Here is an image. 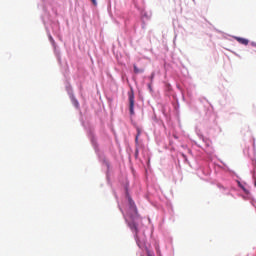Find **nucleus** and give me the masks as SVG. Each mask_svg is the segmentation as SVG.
<instances>
[{
	"label": "nucleus",
	"instance_id": "nucleus-6",
	"mask_svg": "<svg viewBox=\"0 0 256 256\" xmlns=\"http://www.w3.org/2000/svg\"><path fill=\"white\" fill-rule=\"evenodd\" d=\"M164 243L168 253H173V236L171 234H164Z\"/></svg>",
	"mask_w": 256,
	"mask_h": 256
},
{
	"label": "nucleus",
	"instance_id": "nucleus-5",
	"mask_svg": "<svg viewBox=\"0 0 256 256\" xmlns=\"http://www.w3.org/2000/svg\"><path fill=\"white\" fill-rule=\"evenodd\" d=\"M161 113L165 117L166 123L169 127H173V121L171 120V106H161Z\"/></svg>",
	"mask_w": 256,
	"mask_h": 256
},
{
	"label": "nucleus",
	"instance_id": "nucleus-18",
	"mask_svg": "<svg viewBox=\"0 0 256 256\" xmlns=\"http://www.w3.org/2000/svg\"><path fill=\"white\" fill-rule=\"evenodd\" d=\"M230 51V53H232V55H235V57H238V59H243V57H241V55H239L237 52L233 51V50H228Z\"/></svg>",
	"mask_w": 256,
	"mask_h": 256
},
{
	"label": "nucleus",
	"instance_id": "nucleus-28",
	"mask_svg": "<svg viewBox=\"0 0 256 256\" xmlns=\"http://www.w3.org/2000/svg\"><path fill=\"white\" fill-rule=\"evenodd\" d=\"M75 105H76V107H79V102L76 101V102H75Z\"/></svg>",
	"mask_w": 256,
	"mask_h": 256
},
{
	"label": "nucleus",
	"instance_id": "nucleus-20",
	"mask_svg": "<svg viewBox=\"0 0 256 256\" xmlns=\"http://www.w3.org/2000/svg\"><path fill=\"white\" fill-rule=\"evenodd\" d=\"M252 153L254 156L256 155L255 141H253Z\"/></svg>",
	"mask_w": 256,
	"mask_h": 256
},
{
	"label": "nucleus",
	"instance_id": "nucleus-30",
	"mask_svg": "<svg viewBox=\"0 0 256 256\" xmlns=\"http://www.w3.org/2000/svg\"><path fill=\"white\" fill-rule=\"evenodd\" d=\"M139 153V150L136 149V154Z\"/></svg>",
	"mask_w": 256,
	"mask_h": 256
},
{
	"label": "nucleus",
	"instance_id": "nucleus-22",
	"mask_svg": "<svg viewBox=\"0 0 256 256\" xmlns=\"http://www.w3.org/2000/svg\"><path fill=\"white\" fill-rule=\"evenodd\" d=\"M250 45H251V47H255L256 48V42L255 41H251Z\"/></svg>",
	"mask_w": 256,
	"mask_h": 256
},
{
	"label": "nucleus",
	"instance_id": "nucleus-14",
	"mask_svg": "<svg viewBox=\"0 0 256 256\" xmlns=\"http://www.w3.org/2000/svg\"><path fill=\"white\" fill-rule=\"evenodd\" d=\"M128 226L130 227L131 231H133L135 233V235H137V233H139V229L137 228V223L135 222H129Z\"/></svg>",
	"mask_w": 256,
	"mask_h": 256
},
{
	"label": "nucleus",
	"instance_id": "nucleus-25",
	"mask_svg": "<svg viewBox=\"0 0 256 256\" xmlns=\"http://www.w3.org/2000/svg\"><path fill=\"white\" fill-rule=\"evenodd\" d=\"M161 127H163V129H167V127H165V123H161Z\"/></svg>",
	"mask_w": 256,
	"mask_h": 256
},
{
	"label": "nucleus",
	"instance_id": "nucleus-15",
	"mask_svg": "<svg viewBox=\"0 0 256 256\" xmlns=\"http://www.w3.org/2000/svg\"><path fill=\"white\" fill-rule=\"evenodd\" d=\"M136 131H137V134H136V137H135V143H136V145H139V137L141 136V133H142V131H141V128H136Z\"/></svg>",
	"mask_w": 256,
	"mask_h": 256
},
{
	"label": "nucleus",
	"instance_id": "nucleus-12",
	"mask_svg": "<svg viewBox=\"0 0 256 256\" xmlns=\"http://www.w3.org/2000/svg\"><path fill=\"white\" fill-rule=\"evenodd\" d=\"M180 157L186 165H189V167H193V165H191V162L189 161V157L187 156V154L181 152Z\"/></svg>",
	"mask_w": 256,
	"mask_h": 256
},
{
	"label": "nucleus",
	"instance_id": "nucleus-26",
	"mask_svg": "<svg viewBox=\"0 0 256 256\" xmlns=\"http://www.w3.org/2000/svg\"><path fill=\"white\" fill-rule=\"evenodd\" d=\"M174 139H179V136L177 134H173Z\"/></svg>",
	"mask_w": 256,
	"mask_h": 256
},
{
	"label": "nucleus",
	"instance_id": "nucleus-4",
	"mask_svg": "<svg viewBox=\"0 0 256 256\" xmlns=\"http://www.w3.org/2000/svg\"><path fill=\"white\" fill-rule=\"evenodd\" d=\"M198 101H200V103H203L204 101L207 103L204 104V111L206 119H209V117L213 115V104H211V102H209V100L205 97H200Z\"/></svg>",
	"mask_w": 256,
	"mask_h": 256
},
{
	"label": "nucleus",
	"instance_id": "nucleus-27",
	"mask_svg": "<svg viewBox=\"0 0 256 256\" xmlns=\"http://www.w3.org/2000/svg\"><path fill=\"white\" fill-rule=\"evenodd\" d=\"M216 33H223V31L219 30V29H215Z\"/></svg>",
	"mask_w": 256,
	"mask_h": 256
},
{
	"label": "nucleus",
	"instance_id": "nucleus-29",
	"mask_svg": "<svg viewBox=\"0 0 256 256\" xmlns=\"http://www.w3.org/2000/svg\"><path fill=\"white\" fill-rule=\"evenodd\" d=\"M254 187H256V181H254Z\"/></svg>",
	"mask_w": 256,
	"mask_h": 256
},
{
	"label": "nucleus",
	"instance_id": "nucleus-33",
	"mask_svg": "<svg viewBox=\"0 0 256 256\" xmlns=\"http://www.w3.org/2000/svg\"><path fill=\"white\" fill-rule=\"evenodd\" d=\"M192 1H194V2H195V0H192Z\"/></svg>",
	"mask_w": 256,
	"mask_h": 256
},
{
	"label": "nucleus",
	"instance_id": "nucleus-31",
	"mask_svg": "<svg viewBox=\"0 0 256 256\" xmlns=\"http://www.w3.org/2000/svg\"><path fill=\"white\" fill-rule=\"evenodd\" d=\"M224 39H228V38H226V36H224Z\"/></svg>",
	"mask_w": 256,
	"mask_h": 256
},
{
	"label": "nucleus",
	"instance_id": "nucleus-32",
	"mask_svg": "<svg viewBox=\"0 0 256 256\" xmlns=\"http://www.w3.org/2000/svg\"><path fill=\"white\" fill-rule=\"evenodd\" d=\"M247 256H251V254H248Z\"/></svg>",
	"mask_w": 256,
	"mask_h": 256
},
{
	"label": "nucleus",
	"instance_id": "nucleus-13",
	"mask_svg": "<svg viewBox=\"0 0 256 256\" xmlns=\"http://www.w3.org/2000/svg\"><path fill=\"white\" fill-rule=\"evenodd\" d=\"M128 202L131 211L137 213V206L135 205V202L133 201V199H131V197L128 198Z\"/></svg>",
	"mask_w": 256,
	"mask_h": 256
},
{
	"label": "nucleus",
	"instance_id": "nucleus-10",
	"mask_svg": "<svg viewBox=\"0 0 256 256\" xmlns=\"http://www.w3.org/2000/svg\"><path fill=\"white\" fill-rule=\"evenodd\" d=\"M165 95L166 97H171V95H173V87L171 84H165Z\"/></svg>",
	"mask_w": 256,
	"mask_h": 256
},
{
	"label": "nucleus",
	"instance_id": "nucleus-11",
	"mask_svg": "<svg viewBox=\"0 0 256 256\" xmlns=\"http://www.w3.org/2000/svg\"><path fill=\"white\" fill-rule=\"evenodd\" d=\"M172 107H173V111L175 113V115H179V100L175 99L174 102L171 103Z\"/></svg>",
	"mask_w": 256,
	"mask_h": 256
},
{
	"label": "nucleus",
	"instance_id": "nucleus-16",
	"mask_svg": "<svg viewBox=\"0 0 256 256\" xmlns=\"http://www.w3.org/2000/svg\"><path fill=\"white\" fill-rule=\"evenodd\" d=\"M133 67H134V73H136V74H139V73H143V71H145V70H143V68H138L137 67V65H133Z\"/></svg>",
	"mask_w": 256,
	"mask_h": 256
},
{
	"label": "nucleus",
	"instance_id": "nucleus-1",
	"mask_svg": "<svg viewBox=\"0 0 256 256\" xmlns=\"http://www.w3.org/2000/svg\"><path fill=\"white\" fill-rule=\"evenodd\" d=\"M196 135H198L200 141H202V145H198V147H201L203 151H205L206 155H209V157H213L215 155V148H213V142L211 139L205 137L203 135V132H201V129L195 128Z\"/></svg>",
	"mask_w": 256,
	"mask_h": 256
},
{
	"label": "nucleus",
	"instance_id": "nucleus-8",
	"mask_svg": "<svg viewBox=\"0 0 256 256\" xmlns=\"http://www.w3.org/2000/svg\"><path fill=\"white\" fill-rule=\"evenodd\" d=\"M250 151H251V149L249 147H246V148L243 149V154L248 159H251L252 165H253V171H254V173H256V159H253V156L251 155Z\"/></svg>",
	"mask_w": 256,
	"mask_h": 256
},
{
	"label": "nucleus",
	"instance_id": "nucleus-2",
	"mask_svg": "<svg viewBox=\"0 0 256 256\" xmlns=\"http://www.w3.org/2000/svg\"><path fill=\"white\" fill-rule=\"evenodd\" d=\"M176 87L180 91L183 101H185V97L191 99L193 95V86L191 84H187V81L177 82Z\"/></svg>",
	"mask_w": 256,
	"mask_h": 256
},
{
	"label": "nucleus",
	"instance_id": "nucleus-3",
	"mask_svg": "<svg viewBox=\"0 0 256 256\" xmlns=\"http://www.w3.org/2000/svg\"><path fill=\"white\" fill-rule=\"evenodd\" d=\"M165 205H166L165 209L163 207L161 208L162 223H164L165 218H168L171 220V219H173V216L175 215V211L173 210V204L167 198H166Z\"/></svg>",
	"mask_w": 256,
	"mask_h": 256
},
{
	"label": "nucleus",
	"instance_id": "nucleus-23",
	"mask_svg": "<svg viewBox=\"0 0 256 256\" xmlns=\"http://www.w3.org/2000/svg\"><path fill=\"white\" fill-rule=\"evenodd\" d=\"M49 39H50L51 43H55V40L53 39V36L49 35Z\"/></svg>",
	"mask_w": 256,
	"mask_h": 256
},
{
	"label": "nucleus",
	"instance_id": "nucleus-17",
	"mask_svg": "<svg viewBox=\"0 0 256 256\" xmlns=\"http://www.w3.org/2000/svg\"><path fill=\"white\" fill-rule=\"evenodd\" d=\"M162 60L164 62V70L167 71V68L170 67V65L167 64V59L163 58V56H162Z\"/></svg>",
	"mask_w": 256,
	"mask_h": 256
},
{
	"label": "nucleus",
	"instance_id": "nucleus-21",
	"mask_svg": "<svg viewBox=\"0 0 256 256\" xmlns=\"http://www.w3.org/2000/svg\"><path fill=\"white\" fill-rule=\"evenodd\" d=\"M187 151L188 155L193 158V150H191V148H188Z\"/></svg>",
	"mask_w": 256,
	"mask_h": 256
},
{
	"label": "nucleus",
	"instance_id": "nucleus-19",
	"mask_svg": "<svg viewBox=\"0 0 256 256\" xmlns=\"http://www.w3.org/2000/svg\"><path fill=\"white\" fill-rule=\"evenodd\" d=\"M162 47H164V51L166 53L169 52V47L167 46V44L165 42H162Z\"/></svg>",
	"mask_w": 256,
	"mask_h": 256
},
{
	"label": "nucleus",
	"instance_id": "nucleus-24",
	"mask_svg": "<svg viewBox=\"0 0 256 256\" xmlns=\"http://www.w3.org/2000/svg\"><path fill=\"white\" fill-rule=\"evenodd\" d=\"M92 4L97 6V0H91Z\"/></svg>",
	"mask_w": 256,
	"mask_h": 256
},
{
	"label": "nucleus",
	"instance_id": "nucleus-9",
	"mask_svg": "<svg viewBox=\"0 0 256 256\" xmlns=\"http://www.w3.org/2000/svg\"><path fill=\"white\" fill-rule=\"evenodd\" d=\"M228 37H232V39L237 41V43H239L240 45H244L245 47H247V45H249V43H251V41L245 37L233 36V35H228Z\"/></svg>",
	"mask_w": 256,
	"mask_h": 256
},
{
	"label": "nucleus",
	"instance_id": "nucleus-7",
	"mask_svg": "<svg viewBox=\"0 0 256 256\" xmlns=\"http://www.w3.org/2000/svg\"><path fill=\"white\" fill-rule=\"evenodd\" d=\"M129 111L130 115H135V94L133 92L128 93Z\"/></svg>",
	"mask_w": 256,
	"mask_h": 256
}]
</instances>
